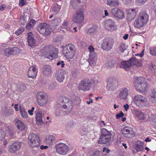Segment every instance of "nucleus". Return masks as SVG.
Segmentation results:
<instances>
[{
	"label": "nucleus",
	"instance_id": "f257e3e1",
	"mask_svg": "<svg viewBox=\"0 0 156 156\" xmlns=\"http://www.w3.org/2000/svg\"><path fill=\"white\" fill-rule=\"evenodd\" d=\"M58 49L52 45L46 46L43 48L42 52L45 57L51 60L56 58L57 56Z\"/></svg>",
	"mask_w": 156,
	"mask_h": 156
},
{
	"label": "nucleus",
	"instance_id": "f03ea898",
	"mask_svg": "<svg viewBox=\"0 0 156 156\" xmlns=\"http://www.w3.org/2000/svg\"><path fill=\"white\" fill-rule=\"evenodd\" d=\"M148 15L146 12L140 13L134 23L135 27L138 29L142 27L148 21Z\"/></svg>",
	"mask_w": 156,
	"mask_h": 156
},
{
	"label": "nucleus",
	"instance_id": "7ed1b4c3",
	"mask_svg": "<svg viewBox=\"0 0 156 156\" xmlns=\"http://www.w3.org/2000/svg\"><path fill=\"white\" fill-rule=\"evenodd\" d=\"M76 48L73 44L66 45L63 49L62 53L66 58L68 59L73 58L76 53Z\"/></svg>",
	"mask_w": 156,
	"mask_h": 156
},
{
	"label": "nucleus",
	"instance_id": "20e7f679",
	"mask_svg": "<svg viewBox=\"0 0 156 156\" xmlns=\"http://www.w3.org/2000/svg\"><path fill=\"white\" fill-rule=\"evenodd\" d=\"M94 83V81L93 80L85 78L80 81L78 85V88L80 90L84 92L88 91L90 89L91 85Z\"/></svg>",
	"mask_w": 156,
	"mask_h": 156
},
{
	"label": "nucleus",
	"instance_id": "39448f33",
	"mask_svg": "<svg viewBox=\"0 0 156 156\" xmlns=\"http://www.w3.org/2000/svg\"><path fill=\"white\" fill-rule=\"evenodd\" d=\"M134 86L137 91L140 92L145 91L147 87V83L145 79L143 77L137 78L134 82Z\"/></svg>",
	"mask_w": 156,
	"mask_h": 156
},
{
	"label": "nucleus",
	"instance_id": "423d86ee",
	"mask_svg": "<svg viewBox=\"0 0 156 156\" xmlns=\"http://www.w3.org/2000/svg\"><path fill=\"white\" fill-rule=\"evenodd\" d=\"M28 143L32 148L38 147L40 144V138L38 135L35 133H31L29 134Z\"/></svg>",
	"mask_w": 156,
	"mask_h": 156
},
{
	"label": "nucleus",
	"instance_id": "0eeeda50",
	"mask_svg": "<svg viewBox=\"0 0 156 156\" xmlns=\"http://www.w3.org/2000/svg\"><path fill=\"white\" fill-rule=\"evenodd\" d=\"M111 133L105 129L101 130V135L98 141L100 144H106L108 142L111 140Z\"/></svg>",
	"mask_w": 156,
	"mask_h": 156
},
{
	"label": "nucleus",
	"instance_id": "6e6552de",
	"mask_svg": "<svg viewBox=\"0 0 156 156\" xmlns=\"http://www.w3.org/2000/svg\"><path fill=\"white\" fill-rule=\"evenodd\" d=\"M133 101L137 106L142 107L146 105L147 103V100L144 96L141 95H137L134 97Z\"/></svg>",
	"mask_w": 156,
	"mask_h": 156
},
{
	"label": "nucleus",
	"instance_id": "1a4fd4ad",
	"mask_svg": "<svg viewBox=\"0 0 156 156\" xmlns=\"http://www.w3.org/2000/svg\"><path fill=\"white\" fill-rule=\"evenodd\" d=\"M37 97L38 104L39 105L43 107L46 105L48 99L46 95L44 92H40L38 93Z\"/></svg>",
	"mask_w": 156,
	"mask_h": 156
},
{
	"label": "nucleus",
	"instance_id": "9d476101",
	"mask_svg": "<svg viewBox=\"0 0 156 156\" xmlns=\"http://www.w3.org/2000/svg\"><path fill=\"white\" fill-rule=\"evenodd\" d=\"M84 19V13L83 9L79 10L73 15L72 20L75 23H81L83 21Z\"/></svg>",
	"mask_w": 156,
	"mask_h": 156
},
{
	"label": "nucleus",
	"instance_id": "9b49d317",
	"mask_svg": "<svg viewBox=\"0 0 156 156\" xmlns=\"http://www.w3.org/2000/svg\"><path fill=\"white\" fill-rule=\"evenodd\" d=\"M55 147L56 152L60 155H66L69 150L67 145L62 143H59L57 144L56 145Z\"/></svg>",
	"mask_w": 156,
	"mask_h": 156
},
{
	"label": "nucleus",
	"instance_id": "f8f14e48",
	"mask_svg": "<svg viewBox=\"0 0 156 156\" xmlns=\"http://www.w3.org/2000/svg\"><path fill=\"white\" fill-rule=\"evenodd\" d=\"M113 44V39L111 38H108L103 40L101 47L104 50H109L112 48Z\"/></svg>",
	"mask_w": 156,
	"mask_h": 156
},
{
	"label": "nucleus",
	"instance_id": "ddd939ff",
	"mask_svg": "<svg viewBox=\"0 0 156 156\" xmlns=\"http://www.w3.org/2000/svg\"><path fill=\"white\" fill-rule=\"evenodd\" d=\"M121 132L123 135L126 137L131 138L135 135L133 129L128 126L123 127L121 130Z\"/></svg>",
	"mask_w": 156,
	"mask_h": 156
},
{
	"label": "nucleus",
	"instance_id": "4468645a",
	"mask_svg": "<svg viewBox=\"0 0 156 156\" xmlns=\"http://www.w3.org/2000/svg\"><path fill=\"white\" fill-rule=\"evenodd\" d=\"M105 28L110 31H113L117 29V26L115 22L111 19H108L104 22Z\"/></svg>",
	"mask_w": 156,
	"mask_h": 156
},
{
	"label": "nucleus",
	"instance_id": "2eb2a0df",
	"mask_svg": "<svg viewBox=\"0 0 156 156\" xmlns=\"http://www.w3.org/2000/svg\"><path fill=\"white\" fill-rule=\"evenodd\" d=\"M62 102L64 105H62L63 108L66 109L68 112H70L73 108V104L72 101L67 97H64L63 98Z\"/></svg>",
	"mask_w": 156,
	"mask_h": 156
},
{
	"label": "nucleus",
	"instance_id": "dca6fc26",
	"mask_svg": "<svg viewBox=\"0 0 156 156\" xmlns=\"http://www.w3.org/2000/svg\"><path fill=\"white\" fill-rule=\"evenodd\" d=\"M21 147L20 143L14 141L8 146V150L11 153H15L19 151Z\"/></svg>",
	"mask_w": 156,
	"mask_h": 156
},
{
	"label": "nucleus",
	"instance_id": "f3484780",
	"mask_svg": "<svg viewBox=\"0 0 156 156\" xmlns=\"http://www.w3.org/2000/svg\"><path fill=\"white\" fill-rule=\"evenodd\" d=\"M66 74V72L64 70H58L56 72L55 77L58 82L62 83L64 79Z\"/></svg>",
	"mask_w": 156,
	"mask_h": 156
},
{
	"label": "nucleus",
	"instance_id": "a211bd4d",
	"mask_svg": "<svg viewBox=\"0 0 156 156\" xmlns=\"http://www.w3.org/2000/svg\"><path fill=\"white\" fill-rule=\"evenodd\" d=\"M112 14L115 16L120 19H122L125 17L123 12L117 8L112 9L111 11Z\"/></svg>",
	"mask_w": 156,
	"mask_h": 156
},
{
	"label": "nucleus",
	"instance_id": "6ab92c4d",
	"mask_svg": "<svg viewBox=\"0 0 156 156\" xmlns=\"http://www.w3.org/2000/svg\"><path fill=\"white\" fill-rule=\"evenodd\" d=\"M37 70V67L35 66L30 67L28 72V77L32 78H35L36 76Z\"/></svg>",
	"mask_w": 156,
	"mask_h": 156
},
{
	"label": "nucleus",
	"instance_id": "aec40b11",
	"mask_svg": "<svg viewBox=\"0 0 156 156\" xmlns=\"http://www.w3.org/2000/svg\"><path fill=\"white\" fill-rule=\"evenodd\" d=\"M115 80L112 78H108L107 80L106 89L109 91H113L114 90V82Z\"/></svg>",
	"mask_w": 156,
	"mask_h": 156
},
{
	"label": "nucleus",
	"instance_id": "412c9836",
	"mask_svg": "<svg viewBox=\"0 0 156 156\" xmlns=\"http://www.w3.org/2000/svg\"><path fill=\"white\" fill-rule=\"evenodd\" d=\"M129 91L126 88H123L120 89L119 94V97L122 100H125L128 96Z\"/></svg>",
	"mask_w": 156,
	"mask_h": 156
},
{
	"label": "nucleus",
	"instance_id": "4be33fe9",
	"mask_svg": "<svg viewBox=\"0 0 156 156\" xmlns=\"http://www.w3.org/2000/svg\"><path fill=\"white\" fill-rule=\"evenodd\" d=\"M55 137L54 136L49 135L46 136L45 142L48 145L51 146L55 143Z\"/></svg>",
	"mask_w": 156,
	"mask_h": 156
},
{
	"label": "nucleus",
	"instance_id": "5701e85b",
	"mask_svg": "<svg viewBox=\"0 0 156 156\" xmlns=\"http://www.w3.org/2000/svg\"><path fill=\"white\" fill-rule=\"evenodd\" d=\"M133 114L135 118L139 120H143L145 119V116L144 113L140 110L135 109L133 111Z\"/></svg>",
	"mask_w": 156,
	"mask_h": 156
},
{
	"label": "nucleus",
	"instance_id": "b1692460",
	"mask_svg": "<svg viewBox=\"0 0 156 156\" xmlns=\"http://www.w3.org/2000/svg\"><path fill=\"white\" fill-rule=\"evenodd\" d=\"M127 18L128 20L130 21L134 18L136 16V11L134 9H130L127 11Z\"/></svg>",
	"mask_w": 156,
	"mask_h": 156
},
{
	"label": "nucleus",
	"instance_id": "393cba45",
	"mask_svg": "<svg viewBox=\"0 0 156 156\" xmlns=\"http://www.w3.org/2000/svg\"><path fill=\"white\" fill-rule=\"evenodd\" d=\"M98 60V55H89L88 61L89 65L91 66H95Z\"/></svg>",
	"mask_w": 156,
	"mask_h": 156
},
{
	"label": "nucleus",
	"instance_id": "a878e982",
	"mask_svg": "<svg viewBox=\"0 0 156 156\" xmlns=\"http://www.w3.org/2000/svg\"><path fill=\"white\" fill-rule=\"evenodd\" d=\"M42 117V112L39 111H37L36 114V119L37 123L41 124L43 123Z\"/></svg>",
	"mask_w": 156,
	"mask_h": 156
},
{
	"label": "nucleus",
	"instance_id": "bb28decb",
	"mask_svg": "<svg viewBox=\"0 0 156 156\" xmlns=\"http://www.w3.org/2000/svg\"><path fill=\"white\" fill-rule=\"evenodd\" d=\"M32 36V32H30L28 33L27 41L29 46L30 47L33 46L35 42V40Z\"/></svg>",
	"mask_w": 156,
	"mask_h": 156
},
{
	"label": "nucleus",
	"instance_id": "cd10ccee",
	"mask_svg": "<svg viewBox=\"0 0 156 156\" xmlns=\"http://www.w3.org/2000/svg\"><path fill=\"white\" fill-rule=\"evenodd\" d=\"M15 122L18 129L20 131H22L24 129L25 126L23 122L20 120L16 119L15 120Z\"/></svg>",
	"mask_w": 156,
	"mask_h": 156
},
{
	"label": "nucleus",
	"instance_id": "c85d7f7f",
	"mask_svg": "<svg viewBox=\"0 0 156 156\" xmlns=\"http://www.w3.org/2000/svg\"><path fill=\"white\" fill-rule=\"evenodd\" d=\"M47 26H48V25L46 23L39 24L38 28V30L39 32L42 34H44L45 33V28L47 27Z\"/></svg>",
	"mask_w": 156,
	"mask_h": 156
},
{
	"label": "nucleus",
	"instance_id": "c756f323",
	"mask_svg": "<svg viewBox=\"0 0 156 156\" xmlns=\"http://www.w3.org/2000/svg\"><path fill=\"white\" fill-rule=\"evenodd\" d=\"M20 113L21 116L24 118H28V114L27 111L24 107L23 106H20Z\"/></svg>",
	"mask_w": 156,
	"mask_h": 156
},
{
	"label": "nucleus",
	"instance_id": "7c9ffc66",
	"mask_svg": "<svg viewBox=\"0 0 156 156\" xmlns=\"http://www.w3.org/2000/svg\"><path fill=\"white\" fill-rule=\"evenodd\" d=\"M107 4L110 6H118L119 4V0H107Z\"/></svg>",
	"mask_w": 156,
	"mask_h": 156
},
{
	"label": "nucleus",
	"instance_id": "2f4dec72",
	"mask_svg": "<svg viewBox=\"0 0 156 156\" xmlns=\"http://www.w3.org/2000/svg\"><path fill=\"white\" fill-rule=\"evenodd\" d=\"M120 66L126 70H128L131 67V64L129 61H123L121 62Z\"/></svg>",
	"mask_w": 156,
	"mask_h": 156
},
{
	"label": "nucleus",
	"instance_id": "473e14b6",
	"mask_svg": "<svg viewBox=\"0 0 156 156\" xmlns=\"http://www.w3.org/2000/svg\"><path fill=\"white\" fill-rule=\"evenodd\" d=\"M51 69L50 66L48 65H45L43 67V73L45 75L50 74L51 73Z\"/></svg>",
	"mask_w": 156,
	"mask_h": 156
},
{
	"label": "nucleus",
	"instance_id": "72a5a7b5",
	"mask_svg": "<svg viewBox=\"0 0 156 156\" xmlns=\"http://www.w3.org/2000/svg\"><path fill=\"white\" fill-rule=\"evenodd\" d=\"M149 99L153 103H156V91L152 90L149 95Z\"/></svg>",
	"mask_w": 156,
	"mask_h": 156
},
{
	"label": "nucleus",
	"instance_id": "f704fd0d",
	"mask_svg": "<svg viewBox=\"0 0 156 156\" xmlns=\"http://www.w3.org/2000/svg\"><path fill=\"white\" fill-rule=\"evenodd\" d=\"M142 142L140 141H137L136 142L135 146V149L137 151H140L143 150Z\"/></svg>",
	"mask_w": 156,
	"mask_h": 156
},
{
	"label": "nucleus",
	"instance_id": "c9c22d12",
	"mask_svg": "<svg viewBox=\"0 0 156 156\" xmlns=\"http://www.w3.org/2000/svg\"><path fill=\"white\" fill-rule=\"evenodd\" d=\"M149 120L152 124L156 123V115L153 114H149Z\"/></svg>",
	"mask_w": 156,
	"mask_h": 156
},
{
	"label": "nucleus",
	"instance_id": "e433bc0d",
	"mask_svg": "<svg viewBox=\"0 0 156 156\" xmlns=\"http://www.w3.org/2000/svg\"><path fill=\"white\" fill-rule=\"evenodd\" d=\"M35 23V21L34 20L31 19L29 22L26 26V28L28 29H30L34 25Z\"/></svg>",
	"mask_w": 156,
	"mask_h": 156
},
{
	"label": "nucleus",
	"instance_id": "4c0bfd02",
	"mask_svg": "<svg viewBox=\"0 0 156 156\" xmlns=\"http://www.w3.org/2000/svg\"><path fill=\"white\" fill-rule=\"evenodd\" d=\"M11 54L16 55L19 53L20 50L19 49L16 47L11 48Z\"/></svg>",
	"mask_w": 156,
	"mask_h": 156
},
{
	"label": "nucleus",
	"instance_id": "58836bf2",
	"mask_svg": "<svg viewBox=\"0 0 156 156\" xmlns=\"http://www.w3.org/2000/svg\"><path fill=\"white\" fill-rule=\"evenodd\" d=\"M88 50L89 52V55H97V54L94 51V48L92 46H90L88 48Z\"/></svg>",
	"mask_w": 156,
	"mask_h": 156
},
{
	"label": "nucleus",
	"instance_id": "ea45409f",
	"mask_svg": "<svg viewBox=\"0 0 156 156\" xmlns=\"http://www.w3.org/2000/svg\"><path fill=\"white\" fill-rule=\"evenodd\" d=\"M6 136L5 132L1 129H0V141L3 140Z\"/></svg>",
	"mask_w": 156,
	"mask_h": 156
},
{
	"label": "nucleus",
	"instance_id": "a19ab883",
	"mask_svg": "<svg viewBox=\"0 0 156 156\" xmlns=\"http://www.w3.org/2000/svg\"><path fill=\"white\" fill-rule=\"evenodd\" d=\"M137 59L136 57L132 58L130 59L129 61L130 62L131 64V66L132 65H135L136 64Z\"/></svg>",
	"mask_w": 156,
	"mask_h": 156
},
{
	"label": "nucleus",
	"instance_id": "79ce46f5",
	"mask_svg": "<svg viewBox=\"0 0 156 156\" xmlns=\"http://www.w3.org/2000/svg\"><path fill=\"white\" fill-rule=\"evenodd\" d=\"M126 49V47L125 44H122L120 45L119 50L121 53H122Z\"/></svg>",
	"mask_w": 156,
	"mask_h": 156
},
{
	"label": "nucleus",
	"instance_id": "37998d69",
	"mask_svg": "<svg viewBox=\"0 0 156 156\" xmlns=\"http://www.w3.org/2000/svg\"><path fill=\"white\" fill-rule=\"evenodd\" d=\"M11 48H9L4 50V54L6 56H9L11 54Z\"/></svg>",
	"mask_w": 156,
	"mask_h": 156
},
{
	"label": "nucleus",
	"instance_id": "c03bdc74",
	"mask_svg": "<svg viewBox=\"0 0 156 156\" xmlns=\"http://www.w3.org/2000/svg\"><path fill=\"white\" fill-rule=\"evenodd\" d=\"M45 33L44 35H49L51 33V29L50 26L48 25L47 26L45 30Z\"/></svg>",
	"mask_w": 156,
	"mask_h": 156
},
{
	"label": "nucleus",
	"instance_id": "a18cd8bd",
	"mask_svg": "<svg viewBox=\"0 0 156 156\" xmlns=\"http://www.w3.org/2000/svg\"><path fill=\"white\" fill-rule=\"evenodd\" d=\"M150 53L153 55H156V47H152L150 49Z\"/></svg>",
	"mask_w": 156,
	"mask_h": 156
},
{
	"label": "nucleus",
	"instance_id": "49530a36",
	"mask_svg": "<svg viewBox=\"0 0 156 156\" xmlns=\"http://www.w3.org/2000/svg\"><path fill=\"white\" fill-rule=\"evenodd\" d=\"M24 31V29L23 28H20L18 29L15 32L16 34L18 36L21 34Z\"/></svg>",
	"mask_w": 156,
	"mask_h": 156
},
{
	"label": "nucleus",
	"instance_id": "de8ad7c7",
	"mask_svg": "<svg viewBox=\"0 0 156 156\" xmlns=\"http://www.w3.org/2000/svg\"><path fill=\"white\" fill-rule=\"evenodd\" d=\"M68 24V22L65 21L63 23V26L64 28L66 29L67 30L70 31L71 30L70 28L69 27L68 28L67 27Z\"/></svg>",
	"mask_w": 156,
	"mask_h": 156
},
{
	"label": "nucleus",
	"instance_id": "09e8293b",
	"mask_svg": "<svg viewBox=\"0 0 156 156\" xmlns=\"http://www.w3.org/2000/svg\"><path fill=\"white\" fill-rule=\"evenodd\" d=\"M96 29L94 27H93L89 29L88 30L87 33H93L96 31Z\"/></svg>",
	"mask_w": 156,
	"mask_h": 156
},
{
	"label": "nucleus",
	"instance_id": "8fccbe9b",
	"mask_svg": "<svg viewBox=\"0 0 156 156\" xmlns=\"http://www.w3.org/2000/svg\"><path fill=\"white\" fill-rule=\"evenodd\" d=\"M27 3V2L26 0H20L19 1V5L20 7H22L25 5Z\"/></svg>",
	"mask_w": 156,
	"mask_h": 156
},
{
	"label": "nucleus",
	"instance_id": "3c124183",
	"mask_svg": "<svg viewBox=\"0 0 156 156\" xmlns=\"http://www.w3.org/2000/svg\"><path fill=\"white\" fill-rule=\"evenodd\" d=\"M77 2L79 3L80 2V1L79 0H72L71 2V5L73 8H74L75 5H76Z\"/></svg>",
	"mask_w": 156,
	"mask_h": 156
},
{
	"label": "nucleus",
	"instance_id": "603ef678",
	"mask_svg": "<svg viewBox=\"0 0 156 156\" xmlns=\"http://www.w3.org/2000/svg\"><path fill=\"white\" fill-rule=\"evenodd\" d=\"M144 54V49L140 53L136 54H135V55L137 57H143Z\"/></svg>",
	"mask_w": 156,
	"mask_h": 156
},
{
	"label": "nucleus",
	"instance_id": "864d4df0",
	"mask_svg": "<svg viewBox=\"0 0 156 156\" xmlns=\"http://www.w3.org/2000/svg\"><path fill=\"white\" fill-rule=\"evenodd\" d=\"M136 66L138 67H141L142 66V61L140 60H137V62Z\"/></svg>",
	"mask_w": 156,
	"mask_h": 156
},
{
	"label": "nucleus",
	"instance_id": "5fc2aeb1",
	"mask_svg": "<svg viewBox=\"0 0 156 156\" xmlns=\"http://www.w3.org/2000/svg\"><path fill=\"white\" fill-rule=\"evenodd\" d=\"M124 114L122 112H121L120 113H118L116 115V118L117 119H119V118L123 116Z\"/></svg>",
	"mask_w": 156,
	"mask_h": 156
},
{
	"label": "nucleus",
	"instance_id": "6e6d98bb",
	"mask_svg": "<svg viewBox=\"0 0 156 156\" xmlns=\"http://www.w3.org/2000/svg\"><path fill=\"white\" fill-rule=\"evenodd\" d=\"M56 85L55 84H51L49 87V89L50 90H53L55 88Z\"/></svg>",
	"mask_w": 156,
	"mask_h": 156
},
{
	"label": "nucleus",
	"instance_id": "4d7b16f0",
	"mask_svg": "<svg viewBox=\"0 0 156 156\" xmlns=\"http://www.w3.org/2000/svg\"><path fill=\"white\" fill-rule=\"evenodd\" d=\"M34 108L32 107L31 110H28V113L30 115H32L33 114L34 111Z\"/></svg>",
	"mask_w": 156,
	"mask_h": 156
},
{
	"label": "nucleus",
	"instance_id": "13d9d810",
	"mask_svg": "<svg viewBox=\"0 0 156 156\" xmlns=\"http://www.w3.org/2000/svg\"><path fill=\"white\" fill-rule=\"evenodd\" d=\"M60 65H61V67L62 68H63L64 67V65H65V64L64 63V62L63 61H58L57 63V66H59Z\"/></svg>",
	"mask_w": 156,
	"mask_h": 156
},
{
	"label": "nucleus",
	"instance_id": "bf43d9fd",
	"mask_svg": "<svg viewBox=\"0 0 156 156\" xmlns=\"http://www.w3.org/2000/svg\"><path fill=\"white\" fill-rule=\"evenodd\" d=\"M123 107L124 108L125 110L126 111H127V110L129 109V105L126 104L125 105H124Z\"/></svg>",
	"mask_w": 156,
	"mask_h": 156
},
{
	"label": "nucleus",
	"instance_id": "052dcab7",
	"mask_svg": "<svg viewBox=\"0 0 156 156\" xmlns=\"http://www.w3.org/2000/svg\"><path fill=\"white\" fill-rule=\"evenodd\" d=\"M137 2L140 4H143L147 0H136Z\"/></svg>",
	"mask_w": 156,
	"mask_h": 156
},
{
	"label": "nucleus",
	"instance_id": "680f3d73",
	"mask_svg": "<svg viewBox=\"0 0 156 156\" xmlns=\"http://www.w3.org/2000/svg\"><path fill=\"white\" fill-rule=\"evenodd\" d=\"M110 151V150L107 148L104 147L103 149V152L108 153Z\"/></svg>",
	"mask_w": 156,
	"mask_h": 156
},
{
	"label": "nucleus",
	"instance_id": "e2e57ef3",
	"mask_svg": "<svg viewBox=\"0 0 156 156\" xmlns=\"http://www.w3.org/2000/svg\"><path fill=\"white\" fill-rule=\"evenodd\" d=\"M6 7V5L5 4L2 5L0 6V10L3 11L5 9Z\"/></svg>",
	"mask_w": 156,
	"mask_h": 156
},
{
	"label": "nucleus",
	"instance_id": "0e129e2a",
	"mask_svg": "<svg viewBox=\"0 0 156 156\" xmlns=\"http://www.w3.org/2000/svg\"><path fill=\"white\" fill-rule=\"evenodd\" d=\"M155 67V66L151 65L149 67L150 69L152 71V72H153L154 71V67Z\"/></svg>",
	"mask_w": 156,
	"mask_h": 156
},
{
	"label": "nucleus",
	"instance_id": "69168bd1",
	"mask_svg": "<svg viewBox=\"0 0 156 156\" xmlns=\"http://www.w3.org/2000/svg\"><path fill=\"white\" fill-rule=\"evenodd\" d=\"M48 147L47 146H44L43 145H41L40 146V149L42 150H45L46 149L48 148Z\"/></svg>",
	"mask_w": 156,
	"mask_h": 156
},
{
	"label": "nucleus",
	"instance_id": "338daca9",
	"mask_svg": "<svg viewBox=\"0 0 156 156\" xmlns=\"http://www.w3.org/2000/svg\"><path fill=\"white\" fill-rule=\"evenodd\" d=\"M93 103V100L92 98H90L89 99V101H87V104L89 105L91 103Z\"/></svg>",
	"mask_w": 156,
	"mask_h": 156
},
{
	"label": "nucleus",
	"instance_id": "774afa93",
	"mask_svg": "<svg viewBox=\"0 0 156 156\" xmlns=\"http://www.w3.org/2000/svg\"><path fill=\"white\" fill-rule=\"evenodd\" d=\"M128 36L129 35L128 34H126L123 36V38L124 40H126L128 39Z\"/></svg>",
	"mask_w": 156,
	"mask_h": 156
}]
</instances>
